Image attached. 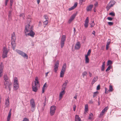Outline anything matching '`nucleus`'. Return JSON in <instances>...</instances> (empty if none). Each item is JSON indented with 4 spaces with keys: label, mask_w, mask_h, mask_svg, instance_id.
<instances>
[{
    "label": "nucleus",
    "mask_w": 121,
    "mask_h": 121,
    "mask_svg": "<svg viewBox=\"0 0 121 121\" xmlns=\"http://www.w3.org/2000/svg\"><path fill=\"white\" fill-rule=\"evenodd\" d=\"M16 39L15 34L13 32L12 35L11 43L12 47L14 50L15 49L16 47V43L15 42Z\"/></svg>",
    "instance_id": "1"
},
{
    "label": "nucleus",
    "mask_w": 121,
    "mask_h": 121,
    "mask_svg": "<svg viewBox=\"0 0 121 121\" xmlns=\"http://www.w3.org/2000/svg\"><path fill=\"white\" fill-rule=\"evenodd\" d=\"M16 51L17 53L24 58H26V59H28V56L25 53L17 49L16 50Z\"/></svg>",
    "instance_id": "2"
},
{
    "label": "nucleus",
    "mask_w": 121,
    "mask_h": 121,
    "mask_svg": "<svg viewBox=\"0 0 121 121\" xmlns=\"http://www.w3.org/2000/svg\"><path fill=\"white\" fill-rule=\"evenodd\" d=\"M8 51L7 49V48L5 47H4L3 48V53L2 55V57L3 58H4L7 56V54Z\"/></svg>",
    "instance_id": "3"
},
{
    "label": "nucleus",
    "mask_w": 121,
    "mask_h": 121,
    "mask_svg": "<svg viewBox=\"0 0 121 121\" xmlns=\"http://www.w3.org/2000/svg\"><path fill=\"white\" fill-rule=\"evenodd\" d=\"M30 25L29 24H28L25 26V30L24 31L25 34L26 36H27V33L30 32V30H32V27L31 26L30 28Z\"/></svg>",
    "instance_id": "4"
},
{
    "label": "nucleus",
    "mask_w": 121,
    "mask_h": 121,
    "mask_svg": "<svg viewBox=\"0 0 121 121\" xmlns=\"http://www.w3.org/2000/svg\"><path fill=\"white\" fill-rule=\"evenodd\" d=\"M56 107L54 106H51L50 108V114L51 116L54 115L56 110Z\"/></svg>",
    "instance_id": "5"
},
{
    "label": "nucleus",
    "mask_w": 121,
    "mask_h": 121,
    "mask_svg": "<svg viewBox=\"0 0 121 121\" xmlns=\"http://www.w3.org/2000/svg\"><path fill=\"white\" fill-rule=\"evenodd\" d=\"M4 85L5 86V88L6 89L8 88L9 91H10L12 87L11 83L9 82H7L4 83Z\"/></svg>",
    "instance_id": "6"
},
{
    "label": "nucleus",
    "mask_w": 121,
    "mask_h": 121,
    "mask_svg": "<svg viewBox=\"0 0 121 121\" xmlns=\"http://www.w3.org/2000/svg\"><path fill=\"white\" fill-rule=\"evenodd\" d=\"M30 104L31 106L32 111L33 112L34 110V109L35 108V102L33 99H31L30 101Z\"/></svg>",
    "instance_id": "7"
},
{
    "label": "nucleus",
    "mask_w": 121,
    "mask_h": 121,
    "mask_svg": "<svg viewBox=\"0 0 121 121\" xmlns=\"http://www.w3.org/2000/svg\"><path fill=\"white\" fill-rule=\"evenodd\" d=\"M59 61L57 60L55 64V65L54 66V70L55 73H56L58 70V68L59 67Z\"/></svg>",
    "instance_id": "8"
},
{
    "label": "nucleus",
    "mask_w": 121,
    "mask_h": 121,
    "mask_svg": "<svg viewBox=\"0 0 121 121\" xmlns=\"http://www.w3.org/2000/svg\"><path fill=\"white\" fill-rule=\"evenodd\" d=\"M29 32V33H27V35L30 36L32 38L34 37L35 34V32L33 31L32 30H30Z\"/></svg>",
    "instance_id": "9"
},
{
    "label": "nucleus",
    "mask_w": 121,
    "mask_h": 121,
    "mask_svg": "<svg viewBox=\"0 0 121 121\" xmlns=\"http://www.w3.org/2000/svg\"><path fill=\"white\" fill-rule=\"evenodd\" d=\"M88 22L89 18L88 17H86L85 22L84 26L86 28L88 27Z\"/></svg>",
    "instance_id": "10"
},
{
    "label": "nucleus",
    "mask_w": 121,
    "mask_h": 121,
    "mask_svg": "<svg viewBox=\"0 0 121 121\" xmlns=\"http://www.w3.org/2000/svg\"><path fill=\"white\" fill-rule=\"evenodd\" d=\"M108 107H105L102 111L100 114V115H103L104 114L105 112L108 109Z\"/></svg>",
    "instance_id": "11"
},
{
    "label": "nucleus",
    "mask_w": 121,
    "mask_h": 121,
    "mask_svg": "<svg viewBox=\"0 0 121 121\" xmlns=\"http://www.w3.org/2000/svg\"><path fill=\"white\" fill-rule=\"evenodd\" d=\"M77 5L78 3L77 2H75L74 4V5L73 6L69 9V10L71 11L73 10L77 7Z\"/></svg>",
    "instance_id": "12"
},
{
    "label": "nucleus",
    "mask_w": 121,
    "mask_h": 121,
    "mask_svg": "<svg viewBox=\"0 0 121 121\" xmlns=\"http://www.w3.org/2000/svg\"><path fill=\"white\" fill-rule=\"evenodd\" d=\"M80 44L79 42L77 43L75 45V49H79L80 47Z\"/></svg>",
    "instance_id": "13"
},
{
    "label": "nucleus",
    "mask_w": 121,
    "mask_h": 121,
    "mask_svg": "<svg viewBox=\"0 0 121 121\" xmlns=\"http://www.w3.org/2000/svg\"><path fill=\"white\" fill-rule=\"evenodd\" d=\"M9 104V98H8L6 100V102L5 103V107H8V106Z\"/></svg>",
    "instance_id": "14"
},
{
    "label": "nucleus",
    "mask_w": 121,
    "mask_h": 121,
    "mask_svg": "<svg viewBox=\"0 0 121 121\" xmlns=\"http://www.w3.org/2000/svg\"><path fill=\"white\" fill-rule=\"evenodd\" d=\"M93 5H90L88 6L86 8V10L87 11H90L91 10V9L93 7Z\"/></svg>",
    "instance_id": "15"
},
{
    "label": "nucleus",
    "mask_w": 121,
    "mask_h": 121,
    "mask_svg": "<svg viewBox=\"0 0 121 121\" xmlns=\"http://www.w3.org/2000/svg\"><path fill=\"white\" fill-rule=\"evenodd\" d=\"M98 79V77L97 76L94 77L92 82L91 84L92 85H93L94 83L97 81Z\"/></svg>",
    "instance_id": "16"
},
{
    "label": "nucleus",
    "mask_w": 121,
    "mask_h": 121,
    "mask_svg": "<svg viewBox=\"0 0 121 121\" xmlns=\"http://www.w3.org/2000/svg\"><path fill=\"white\" fill-rule=\"evenodd\" d=\"M75 121H81L80 118L77 115H76L75 116Z\"/></svg>",
    "instance_id": "17"
},
{
    "label": "nucleus",
    "mask_w": 121,
    "mask_h": 121,
    "mask_svg": "<svg viewBox=\"0 0 121 121\" xmlns=\"http://www.w3.org/2000/svg\"><path fill=\"white\" fill-rule=\"evenodd\" d=\"M115 3L116 2L115 1L113 0H112L108 4L112 7L115 4Z\"/></svg>",
    "instance_id": "18"
},
{
    "label": "nucleus",
    "mask_w": 121,
    "mask_h": 121,
    "mask_svg": "<svg viewBox=\"0 0 121 121\" xmlns=\"http://www.w3.org/2000/svg\"><path fill=\"white\" fill-rule=\"evenodd\" d=\"M66 64L65 63H64L63 65L61 71L65 72L66 70Z\"/></svg>",
    "instance_id": "19"
},
{
    "label": "nucleus",
    "mask_w": 121,
    "mask_h": 121,
    "mask_svg": "<svg viewBox=\"0 0 121 121\" xmlns=\"http://www.w3.org/2000/svg\"><path fill=\"white\" fill-rule=\"evenodd\" d=\"M32 89L33 91L35 92H36L37 91L38 88L37 87V86H35L32 85Z\"/></svg>",
    "instance_id": "20"
},
{
    "label": "nucleus",
    "mask_w": 121,
    "mask_h": 121,
    "mask_svg": "<svg viewBox=\"0 0 121 121\" xmlns=\"http://www.w3.org/2000/svg\"><path fill=\"white\" fill-rule=\"evenodd\" d=\"M4 80L5 81V82H6L8 79V78L7 75L6 74H5L4 76Z\"/></svg>",
    "instance_id": "21"
},
{
    "label": "nucleus",
    "mask_w": 121,
    "mask_h": 121,
    "mask_svg": "<svg viewBox=\"0 0 121 121\" xmlns=\"http://www.w3.org/2000/svg\"><path fill=\"white\" fill-rule=\"evenodd\" d=\"M65 92L64 90L63 91L60 92L59 95V98L60 99L62 97L63 95L65 94Z\"/></svg>",
    "instance_id": "22"
},
{
    "label": "nucleus",
    "mask_w": 121,
    "mask_h": 121,
    "mask_svg": "<svg viewBox=\"0 0 121 121\" xmlns=\"http://www.w3.org/2000/svg\"><path fill=\"white\" fill-rule=\"evenodd\" d=\"M105 65V61L103 63L102 65L101 68V71H104V66Z\"/></svg>",
    "instance_id": "23"
},
{
    "label": "nucleus",
    "mask_w": 121,
    "mask_h": 121,
    "mask_svg": "<svg viewBox=\"0 0 121 121\" xmlns=\"http://www.w3.org/2000/svg\"><path fill=\"white\" fill-rule=\"evenodd\" d=\"M47 83H45L43 85L42 89V93H43L45 89L47 88Z\"/></svg>",
    "instance_id": "24"
},
{
    "label": "nucleus",
    "mask_w": 121,
    "mask_h": 121,
    "mask_svg": "<svg viewBox=\"0 0 121 121\" xmlns=\"http://www.w3.org/2000/svg\"><path fill=\"white\" fill-rule=\"evenodd\" d=\"M66 39V36L65 35H63L61 38V41L65 42Z\"/></svg>",
    "instance_id": "25"
},
{
    "label": "nucleus",
    "mask_w": 121,
    "mask_h": 121,
    "mask_svg": "<svg viewBox=\"0 0 121 121\" xmlns=\"http://www.w3.org/2000/svg\"><path fill=\"white\" fill-rule=\"evenodd\" d=\"M14 89L16 90H17L19 88L18 84H16L14 85Z\"/></svg>",
    "instance_id": "26"
},
{
    "label": "nucleus",
    "mask_w": 121,
    "mask_h": 121,
    "mask_svg": "<svg viewBox=\"0 0 121 121\" xmlns=\"http://www.w3.org/2000/svg\"><path fill=\"white\" fill-rule=\"evenodd\" d=\"M85 63H88L89 62V59L87 56H85Z\"/></svg>",
    "instance_id": "27"
},
{
    "label": "nucleus",
    "mask_w": 121,
    "mask_h": 121,
    "mask_svg": "<svg viewBox=\"0 0 121 121\" xmlns=\"http://www.w3.org/2000/svg\"><path fill=\"white\" fill-rule=\"evenodd\" d=\"M112 6L110 5L109 4L107 5L106 7V8L107 9V11L109 10V9L112 7Z\"/></svg>",
    "instance_id": "28"
},
{
    "label": "nucleus",
    "mask_w": 121,
    "mask_h": 121,
    "mask_svg": "<svg viewBox=\"0 0 121 121\" xmlns=\"http://www.w3.org/2000/svg\"><path fill=\"white\" fill-rule=\"evenodd\" d=\"M12 10H10L9 11L8 14V17L9 18L11 19V13L12 12Z\"/></svg>",
    "instance_id": "29"
},
{
    "label": "nucleus",
    "mask_w": 121,
    "mask_h": 121,
    "mask_svg": "<svg viewBox=\"0 0 121 121\" xmlns=\"http://www.w3.org/2000/svg\"><path fill=\"white\" fill-rule=\"evenodd\" d=\"M3 66L2 63H1L0 65V71H3Z\"/></svg>",
    "instance_id": "30"
},
{
    "label": "nucleus",
    "mask_w": 121,
    "mask_h": 121,
    "mask_svg": "<svg viewBox=\"0 0 121 121\" xmlns=\"http://www.w3.org/2000/svg\"><path fill=\"white\" fill-rule=\"evenodd\" d=\"M64 72H65L64 71H61L60 73V77H63L64 74Z\"/></svg>",
    "instance_id": "31"
},
{
    "label": "nucleus",
    "mask_w": 121,
    "mask_h": 121,
    "mask_svg": "<svg viewBox=\"0 0 121 121\" xmlns=\"http://www.w3.org/2000/svg\"><path fill=\"white\" fill-rule=\"evenodd\" d=\"M113 89L112 87V86L110 85L109 86V89L108 90V91L110 92H112L113 91Z\"/></svg>",
    "instance_id": "32"
},
{
    "label": "nucleus",
    "mask_w": 121,
    "mask_h": 121,
    "mask_svg": "<svg viewBox=\"0 0 121 121\" xmlns=\"http://www.w3.org/2000/svg\"><path fill=\"white\" fill-rule=\"evenodd\" d=\"M11 114L10 112L9 113V114L7 117V121H9L10 119V118L11 116Z\"/></svg>",
    "instance_id": "33"
},
{
    "label": "nucleus",
    "mask_w": 121,
    "mask_h": 121,
    "mask_svg": "<svg viewBox=\"0 0 121 121\" xmlns=\"http://www.w3.org/2000/svg\"><path fill=\"white\" fill-rule=\"evenodd\" d=\"M65 42H64L61 41L60 42V45L61 47L62 48H63L65 44Z\"/></svg>",
    "instance_id": "34"
},
{
    "label": "nucleus",
    "mask_w": 121,
    "mask_h": 121,
    "mask_svg": "<svg viewBox=\"0 0 121 121\" xmlns=\"http://www.w3.org/2000/svg\"><path fill=\"white\" fill-rule=\"evenodd\" d=\"M99 92L98 91H96L95 92H94L93 93V97L94 98L98 94Z\"/></svg>",
    "instance_id": "35"
},
{
    "label": "nucleus",
    "mask_w": 121,
    "mask_h": 121,
    "mask_svg": "<svg viewBox=\"0 0 121 121\" xmlns=\"http://www.w3.org/2000/svg\"><path fill=\"white\" fill-rule=\"evenodd\" d=\"M112 63V62L110 60H109L108 61L107 65H111Z\"/></svg>",
    "instance_id": "36"
},
{
    "label": "nucleus",
    "mask_w": 121,
    "mask_h": 121,
    "mask_svg": "<svg viewBox=\"0 0 121 121\" xmlns=\"http://www.w3.org/2000/svg\"><path fill=\"white\" fill-rule=\"evenodd\" d=\"M88 111V106L87 105H85V111L86 112Z\"/></svg>",
    "instance_id": "37"
},
{
    "label": "nucleus",
    "mask_w": 121,
    "mask_h": 121,
    "mask_svg": "<svg viewBox=\"0 0 121 121\" xmlns=\"http://www.w3.org/2000/svg\"><path fill=\"white\" fill-rule=\"evenodd\" d=\"M14 85L16 84H18V81L17 79H14Z\"/></svg>",
    "instance_id": "38"
},
{
    "label": "nucleus",
    "mask_w": 121,
    "mask_h": 121,
    "mask_svg": "<svg viewBox=\"0 0 121 121\" xmlns=\"http://www.w3.org/2000/svg\"><path fill=\"white\" fill-rule=\"evenodd\" d=\"M91 52V50L90 49H89L88 50V51L87 52V54L85 56H89Z\"/></svg>",
    "instance_id": "39"
},
{
    "label": "nucleus",
    "mask_w": 121,
    "mask_h": 121,
    "mask_svg": "<svg viewBox=\"0 0 121 121\" xmlns=\"http://www.w3.org/2000/svg\"><path fill=\"white\" fill-rule=\"evenodd\" d=\"M76 14H73L71 16V17L70 18L72 19L73 20L75 17L76 16Z\"/></svg>",
    "instance_id": "40"
},
{
    "label": "nucleus",
    "mask_w": 121,
    "mask_h": 121,
    "mask_svg": "<svg viewBox=\"0 0 121 121\" xmlns=\"http://www.w3.org/2000/svg\"><path fill=\"white\" fill-rule=\"evenodd\" d=\"M109 15H111L112 16H114L115 15V13L114 12H112L109 13Z\"/></svg>",
    "instance_id": "41"
},
{
    "label": "nucleus",
    "mask_w": 121,
    "mask_h": 121,
    "mask_svg": "<svg viewBox=\"0 0 121 121\" xmlns=\"http://www.w3.org/2000/svg\"><path fill=\"white\" fill-rule=\"evenodd\" d=\"M87 74V73L86 71H85L83 72L82 73L83 77H84L85 76H86Z\"/></svg>",
    "instance_id": "42"
},
{
    "label": "nucleus",
    "mask_w": 121,
    "mask_h": 121,
    "mask_svg": "<svg viewBox=\"0 0 121 121\" xmlns=\"http://www.w3.org/2000/svg\"><path fill=\"white\" fill-rule=\"evenodd\" d=\"M19 16L24 18L25 17V15L24 13H21L20 14Z\"/></svg>",
    "instance_id": "43"
},
{
    "label": "nucleus",
    "mask_w": 121,
    "mask_h": 121,
    "mask_svg": "<svg viewBox=\"0 0 121 121\" xmlns=\"http://www.w3.org/2000/svg\"><path fill=\"white\" fill-rule=\"evenodd\" d=\"M111 68V67L110 65L106 69V72H107Z\"/></svg>",
    "instance_id": "44"
},
{
    "label": "nucleus",
    "mask_w": 121,
    "mask_h": 121,
    "mask_svg": "<svg viewBox=\"0 0 121 121\" xmlns=\"http://www.w3.org/2000/svg\"><path fill=\"white\" fill-rule=\"evenodd\" d=\"M35 81H36V83L37 84L39 83V82L38 80V78L37 77H36L35 78Z\"/></svg>",
    "instance_id": "45"
},
{
    "label": "nucleus",
    "mask_w": 121,
    "mask_h": 121,
    "mask_svg": "<svg viewBox=\"0 0 121 121\" xmlns=\"http://www.w3.org/2000/svg\"><path fill=\"white\" fill-rule=\"evenodd\" d=\"M68 82V80H66V81L65 82V83H64L63 84V86H66V85L67 84V83Z\"/></svg>",
    "instance_id": "46"
},
{
    "label": "nucleus",
    "mask_w": 121,
    "mask_h": 121,
    "mask_svg": "<svg viewBox=\"0 0 121 121\" xmlns=\"http://www.w3.org/2000/svg\"><path fill=\"white\" fill-rule=\"evenodd\" d=\"M44 18L46 19V20H48V18L47 15H44Z\"/></svg>",
    "instance_id": "47"
},
{
    "label": "nucleus",
    "mask_w": 121,
    "mask_h": 121,
    "mask_svg": "<svg viewBox=\"0 0 121 121\" xmlns=\"http://www.w3.org/2000/svg\"><path fill=\"white\" fill-rule=\"evenodd\" d=\"M108 25L110 26H112L113 25V23L112 22H108Z\"/></svg>",
    "instance_id": "48"
},
{
    "label": "nucleus",
    "mask_w": 121,
    "mask_h": 121,
    "mask_svg": "<svg viewBox=\"0 0 121 121\" xmlns=\"http://www.w3.org/2000/svg\"><path fill=\"white\" fill-rule=\"evenodd\" d=\"M22 121H29V119L26 117L24 118L23 120Z\"/></svg>",
    "instance_id": "49"
},
{
    "label": "nucleus",
    "mask_w": 121,
    "mask_h": 121,
    "mask_svg": "<svg viewBox=\"0 0 121 121\" xmlns=\"http://www.w3.org/2000/svg\"><path fill=\"white\" fill-rule=\"evenodd\" d=\"M48 20H46L43 22V24L44 25H47L48 24Z\"/></svg>",
    "instance_id": "50"
},
{
    "label": "nucleus",
    "mask_w": 121,
    "mask_h": 121,
    "mask_svg": "<svg viewBox=\"0 0 121 121\" xmlns=\"http://www.w3.org/2000/svg\"><path fill=\"white\" fill-rule=\"evenodd\" d=\"M93 116V114L92 113H91L89 114V117L88 118L89 119H91V118Z\"/></svg>",
    "instance_id": "51"
},
{
    "label": "nucleus",
    "mask_w": 121,
    "mask_h": 121,
    "mask_svg": "<svg viewBox=\"0 0 121 121\" xmlns=\"http://www.w3.org/2000/svg\"><path fill=\"white\" fill-rule=\"evenodd\" d=\"M105 93L106 94L108 93V91H109L108 90V89L106 87L105 88Z\"/></svg>",
    "instance_id": "52"
},
{
    "label": "nucleus",
    "mask_w": 121,
    "mask_h": 121,
    "mask_svg": "<svg viewBox=\"0 0 121 121\" xmlns=\"http://www.w3.org/2000/svg\"><path fill=\"white\" fill-rule=\"evenodd\" d=\"M95 24L94 23V21L91 24V27H93L95 25Z\"/></svg>",
    "instance_id": "53"
},
{
    "label": "nucleus",
    "mask_w": 121,
    "mask_h": 121,
    "mask_svg": "<svg viewBox=\"0 0 121 121\" xmlns=\"http://www.w3.org/2000/svg\"><path fill=\"white\" fill-rule=\"evenodd\" d=\"M73 20V19H72L70 18L69 19V20L68 23L70 24Z\"/></svg>",
    "instance_id": "54"
},
{
    "label": "nucleus",
    "mask_w": 121,
    "mask_h": 121,
    "mask_svg": "<svg viewBox=\"0 0 121 121\" xmlns=\"http://www.w3.org/2000/svg\"><path fill=\"white\" fill-rule=\"evenodd\" d=\"M100 89V86L99 85H98L96 89L97 90H99Z\"/></svg>",
    "instance_id": "55"
},
{
    "label": "nucleus",
    "mask_w": 121,
    "mask_h": 121,
    "mask_svg": "<svg viewBox=\"0 0 121 121\" xmlns=\"http://www.w3.org/2000/svg\"><path fill=\"white\" fill-rule=\"evenodd\" d=\"M107 19L109 21H112V20L113 18L111 17H108L107 18Z\"/></svg>",
    "instance_id": "56"
},
{
    "label": "nucleus",
    "mask_w": 121,
    "mask_h": 121,
    "mask_svg": "<svg viewBox=\"0 0 121 121\" xmlns=\"http://www.w3.org/2000/svg\"><path fill=\"white\" fill-rule=\"evenodd\" d=\"M73 110L74 111H75L76 108V105H75L74 104L73 105Z\"/></svg>",
    "instance_id": "57"
},
{
    "label": "nucleus",
    "mask_w": 121,
    "mask_h": 121,
    "mask_svg": "<svg viewBox=\"0 0 121 121\" xmlns=\"http://www.w3.org/2000/svg\"><path fill=\"white\" fill-rule=\"evenodd\" d=\"M8 1V0H6L5 1V6H6L7 5V2Z\"/></svg>",
    "instance_id": "58"
},
{
    "label": "nucleus",
    "mask_w": 121,
    "mask_h": 121,
    "mask_svg": "<svg viewBox=\"0 0 121 121\" xmlns=\"http://www.w3.org/2000/svg\"><path fill=\"white\" fill-rule=\"evenodd\" d=\"M98 4V3L97 2H96L94 4V5L95 6V8L96 6H97Z\"/></svg>",
    "instance_id": "59"
},
{
    "label": "nucleus",
    "mask_w": 121,
    "mask_h": 121,
    "mask_svg": "<svg viewBox=\"0 0 121 121\" xmlns=\"http://www.w3.org/2000/svg\"><path fill=\"white\" fill-rule=\"evenodd\" d=\"M89 74L90 76V77H91L92 76V74L90 72H89Z\"/></svg>",
    "instance_id": "60"
},
{
    "label": "nucleus",
    "mask_w": 121,
    "mask_h": 121,
    "mask_svg": "<svg viewBox=\"0 0 121 121\" xmlns=\"http://www.w3.org/2000/svg\"><path fill=\"white\" fill-rule=\"evenodd\" d=\"M3 71H0V77H1L2 76V73Z\"/></svg>",
    "instance_id": "61"
},
{
    "label": "nucleus",
    "mask_w": 121,
    "mask_h": 121,
    "mask_svg": "<svg viewBox=\"0 0 121 121\" xmlns=\"http://www.w3.org/2000/svg\"><path fill=\"white\" fill-rule=\"evenodd\" d=\"M95 31H93L92 32V34H93L94 36H95Z\"/></svg>",
    "instance_id": "62"
},
{
    "label": "nucleus",
    "mask_w": 121,
    "mask_h": 121,
    "mask_svg": "<svg viewBox=\"0 0 121 121\" xmlns=\"http://www.w3.org/2000/svg\"><path fill=\"white\" fill-rule=\"evenodd\" d=\"M89 103L91 104H92L93 103V102L92 100H90L89 101Z\"/></svg>",
    "instance_id": "63"
},
{
    "label": "nucleus",
    "mask_w": 121,
    "mask_h": 121,
    "mask_svg": "<svg viewBox=\"0 0 121 121\" xmlns=\"http://www.w3.org/2000/svg\"><path fill=\"white\" fill-rule=\"evenodd\" d=\"M110 43V42L109 41V42H107V43L106 45H109Z\"/></svg>",
    "instance_id": "64"
}]
</instances>
